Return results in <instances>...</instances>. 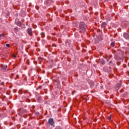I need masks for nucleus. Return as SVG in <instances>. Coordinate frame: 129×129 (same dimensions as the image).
Segmentation results:
<instances>
[{
    "label": "nucleus",
    "instance_id": "2eb2a0df",
    "mask_svg": "<svg viewBox=\"0 0 129 129\" xmlns=\"http://www.w3.org/2000/svg\"><path fill=\"white\" fill-rule=\"evenodd\" d=\"M13 57H14L15 58H16V55H13Z\"/></svg>",
    "mask_w": 129,
    "mask_h": 129
},
{
    "label": "nucleus",
    "instance_id": "423d86ee",
    "mask_svg": "<svg viewBox=\"0 0 129 129\" xmlns=\"http://www.w3.org/2000/svg\"><path fill=\"white\" fill-rule=\"evenodd\" d=\"M1 68H2V69H7V68H8V66L6 64H2Z\"/></svg>",
    "mask_w": 129,
    "mask_h": 129
},
{
    "label": "nucleus",
    "instance_id": "0eeeda50",
    "mask_svg": "<svg viewBox=\"0 0 129 129\" xmlns=\"http://www.w3.org/2000/svg\"><path fill=\"white\" fill-rule=\"evenodd\" d=\"M105 26H106V23H105V22H103L101 24L102 28H104Z\"/></svg>",
    "mask_w": 129,
    "mask_h": 129
},
{
    "label": "nucleus",
    "instance_id": "1a4fd4ad",
    "mask_svg": "<svg viewBox=\"0 0 129 129\" xmlns=\"http://www.w3.org/2000/svg\"><path fill=\"white\" fill-rule=\"evenodd\" d=\"M91 87H93L94 86V82H92V85H91Z\"/></svg>",
    "mask_w": 129,
    "mask_h": 129
},
{
    "label": "nucleus",
    "instance_id": "9d476101",
    "mask_svg": "<svg viewBox=\"0 0 129 129\" xmlns=\"http://www.w3.org/2000/svg\"><path fill=\"white\" fill-rule=\"evenodd\" d=\"M101 64H104V60H102L101 61Z\"/></svg>",
    "mask_w": 129,
    "mask_h": 129
},
{
    "label": "nucleus",
    "instance_id": "20e7f679",
    "mask_svg": "<svg viewBox=\"0 0 129 129\" xmlns=\"http://www.w3.org/2000/svg\"><path fill=\"white\" fill-rule=\"evenodd\" d=\"M123 36L126 40H129V35L126 32H124Z\"/></svg>",
    "mask_w": 129,
    "mask_h": 129
},
{
    "label": "nucleus",
    "instance_id": "f03ea898",
    "mask_svg": "<svg viewBox=\"0 0 129 129\" xmlns=\"http://www.w3.org/2000/svg\"><path fill=\"white\" fill-rule=\"evenodd\" d=\"M15 24L19 27H21V26H22V22H21L20 20H19V18H16L15 19Z\"/></svg>",
    "mask_w": 129,
    "mask_h": 129
},
{
    "label": "nucleus",
    "instance_id": "4468645a",
    "mask_svg": "<svg viewBox=\"0 0 129 129\" xmlns=\"http://www.w3.org/2000/svg\"><path fill=\"white\" fill-rule=\"evenodd\" d=\"M15 29L16 31H17L18 30L17 28H15Z\"/></svg>",
    "mask_w": 129,
    "mask_h": 129
},
{
    "label": "nucleus",
    "instance_id": "7ed1b4c3",
    "mask_svg": "<svg viewBox=\"0 0 129 129\" xmlns=\"http://www.w3.org/2000/svg\"><path fill=\"white\" fill-rule=\"evenodd\" d=\"M48 124L50 125H53L54 124V120H53V118H49L48 119Z\"/></svg>",
    "mask_w": 129,
    "mask_h": 129
},
{
    "label": "nucleus",
    "instance_id": "ddd939ff",
    "mask_svg": "<svg viewBox=\"0 0 129 129\" xmlns=\"http://www.w3.org/2000/svg\"><path fill=\"white\" fill-rule=\"evenodd\" d=\"M6 47H10V44H6Z\"/></svg>",
    "mask_w": 129,
    "mask_h": 129
},
{
    "label": "nucleus",
    "instance_id": "f8f14e48",
    "mask_svg": "<svg viewBox=\"0 0 129 129\" xmlns=\"http://www.w3.org/2000/svg\"><path fill=\"white\" fill-rule=\"evenodd\" d=\"M108 119H109V120H110V119H111V116H109L108 117Z\"/></svg>",
    "mask_w": 129,
    "mask_h": 129
},
{
    "label": "nucleus",
    "instance_id": "39448f33",
    "mask_svg": "<svg viewBox=\"0 0 129 129\" xmlns=\"http://www.w3.org/2000/svg\"><path fill=\"white\" fill-rule=\"evenodd\" d=\"M27 32H28V34L30 36H32V35H33V32L32 31V28H28L27 29Z\"/></svg>",
    "mask_w": 129,
    "mask_h": 129
},
{
    "label": "nucleus",
    "instance_id": "6e6552de",
    "mask_svg": "<svg viewBox=\"0 0 129 129\" xmlns=\"http://www.w3.org/2000/svg\"><path fill=\"white\" fill-rule=\"evenodd\" d=\"M114 45H115L114 42H112V43H111V46L112 47H114Z\"/></svg>",
    "mask_w": 129,
    "mask_h": 129
},
{
    "label": "nucleus",
    "instance_id": "f257e3e1",
    "mask_svg": "<svg viewBox=\"0 0 129 129\" xmlns=\"http://www.w3.org/2000/svg\"><path fill=\"white\" fill-rule=\"evenodd\" d=\"M79 30L82 33H83L86 31V24H85L84 22L80 23Z\"/></svg>",
    "mask_w": 129,
    "mask_h": 129
},
{
    "label": "nucleus",
    "instance_id": "9b49d317",
    "mask_svg": "<svg viewBox=\"0 0 129 129\" xmlns=\"http://www.w3.org/2000/svg\"><path fill=\"white\" fill-rule=\"evenodd\" d=\"M2 37H4V34H0V38H2Z\"/></svg>",
    "mask_w": 129,
    "mask_h": 129
}]
</instances>
